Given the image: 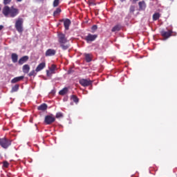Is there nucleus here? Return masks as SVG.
<instances>
[{"label":"nucleus","instance_id":"f257e3e1","mask_svg":"<svg viewBox=\"0 0 177 177\" xmlns=\"http://www.w3.org/2000/svg\"><path fill=\"white\" fill-rule=\"evenodd\" d=\"M3 15H4V16H6V17H16V16H17V15H19V9L17 8H15V7L12 6L11 8H10L8 6H6L3 8Z\"/></svg>","mask_w":177,"mask_h":177},{"label":"nucleus","instance_id":"f03ea898","mask_svg":"<svg viewBox=\"0 0 177 177\" xmlns=\"http://www.w3.org/2000/svg\"><path fill=\"white\" fill-rule=\"evenodd\" d=\"M15 28L18 32L21 34L23 32V19L19 18L15 22Z\"/></svg>","mask_w":177,"mask_h":177},{"label":"nucleus","instance_id":"7ed1b4c3","mask_svg":"<svg viewBox=\"0 0 177 177\" xmlns=\"http://www.w3.org/2000/svg\"><path fill=\"white\" fill-rule=\"evenodd\" d=\"M10 145H12L10 140L7 139L6 138H3L0 140V146H1L3 149H8Z\"/></svg>","mask_w":177,"mask_h":177},{"label":"nucleus","instance_id":"20e7f679","mask_svg":"<svg viewBox=\"0 0 177 177\" xmlns=\"http://www.w3.org/2000/svg\"><path fill=\"white\" fill-rule=\"evenodd\" d=\"M55 116H53V115H46L45 117V122L46 124H47V125H50V124H52L53 122H55Z\"/></svg>","mask_w":177,"mask_h":177},{"label":"nucleus","instance_id":"39448f33","mask_svg":"<svg viewBox=\"0 0 177 177\" xmlns=\"http://www.w3.org/2000/svg\"><path fill=\"white\" fill-rule=\"evenodd\" d=\"M53 74H56V65H52L49 71H46L47 77H52Z\"/></svg>","mask_w":177,"mask_h":177},{"label":"nucleus","instance_id":"423d86ee","mask_svg":"<svg viewBox=\"0 0 177 177\" xmlns=\"http://www.w3.org/2000/svg\"><path fill=\"white\" fill-rule=\"evenodd\" d=\"M79 82L82 86H89V85H92V81L90 80L81 79Z\"/></svg>","mask_w":177,"mask_h":177},{"label":"nucleus","instance_id":"0eeeda50","mask_svg":"<svg viewBox=\"0 0 177 177\" xmlns=\"http://www.w3.org/2000/svg\"><path fill=\"white\" fill-rule=\"evenodd\" d=\"M58 41L59 42V44H66L67 39L66 38V35L63 33H59Z\"/></svg>","mask_w":177,"mask_h":177},{"label":"nucleus","instance_id":"6e6552de","mask_svg":"<svg viewBox=\"0 0 177 177\" xmlns=\"http://www.w3.org/2000/svg\"><path fill=\"white\" fill-rule=\"evenodd\" d=\"M97 38V35H92L88 34L86 37L85 39L87 42H93V41H95Z\"/></svg>","mask_w":177,"mask_h":177},{"label":"nucleus","instance_id":"1a4fd4ad","mask_svg":"<svg viewBox=\"0 0 177 177\" xmlns=\"http://www.w3.org/2000/svg\"><path fill=\"white\" fill-rule=\"evenodd\" d=\"M171 35H172V31L171 30H168V31L162 30L161 32V35L163 37V38H165V39L169 38V37H171Z\"/></svg>","mask_w":177,"mask_h":177},{"label":"nucleus","instance_id":"9d476101","mask_svg":"<svg viewBox=\"0 0 177 177\" xmlns=\"http://www.w3.org/2000/svg\"><path fill=\"white\" fill-rule=\"evenodd\" d=\"M56 55V50L52 48H49L46 51V56H55Z\"/></svg>","mask_w":177,"mask_h":177},{"label":"nucleus","instance_id":"9b49d317","mask_svg":"<svg viewBox=\"0 0 177 177\" xmlns=\"http://www.w3.org/2000/svg\"><path fill=\"white\" fill-rule=\"evenodd\" d=\"M45 67H46V64L45 62H41V64H39L37 67L35 69V71L37 73H39V71H41V70H44V68H45Z\"/></svg>","mask_w":177,"mask_h":177},{"label":"nucleus","instance_id":"f8f14e48","mask_svg":"<svg viewBox=\"0 0 177 177\" xmlns=\"http://www.w3.org/2000/svg\"><path fill=\"white\" fill-rule=\"evenodd\" d=\"M71 24V21L70 19H66L64 21V26L65 28V30H68L70 25Z\"/></svg>","mask_w":177,"mask_h":177},{"label":"nucleus","instance_id":"ddd939ff","mask_svg":"<svg viewBox=\"0 0 177 177\" xmlns=\"http://www.w3.org/2000/svg\"><path fill=\"white\" fill-rule=\"evenodd\" d=\"M21 80H24V76H19V77H15L11 80V82L12 84H16V82H19L21 81Z\"/></svg>","mask_w":177,"mask_h":177},{"label":"nucleus","instance_id":"4468645a","mask_svg":"<svg viewBox=\"0 0 177 177\" xmlns=\"http://www.w3.org/2000/svg\"><path fill=\"white\" fill-rule=\"evenodd\" d=\"M22 70H23V73H24L25 74H28V73L30 72V65L28 64L24 65L22 67Z\"/></svg>","mask_w":177,"mask_h":177},{"label":"nucleus","instance_id":"2eb2a0df","mask_svg":"<svg viewBox=\"0 0 177 177\" xmlns=\"http://www.w3.org/2000/svg\"><path fill=\"white\" fill-rule=\"evenodd\" d=\"M28 60V56H24L19 60V64H24V63H26V62H27Z\"/></svg>","mask_w":177,"mask_h":177},{"label":"nucleus","instance_id":"dca6fc26","mask_svg":"<svg viewBox=\"0 0 177 177\" xmlns=\"http://www.w3.org/2000/svg\"><path fill=\"white\" fill-rule=\"evenodd\" d=\"M11 58L12 60V63H17V60L19 59V55H17V54H16V53H12L11 55Z\"/></svg>","mask_w":177,"mask_h":177},{"label":"nucleus","instance_id":"f3484780","mask_svg":"<svg viewBox=\"0 0 177 177\" xmlns=\"http://www.w3.org/2000/svg\"><path fill=\"white\" fill-rule=\"evenodd\" d=\"M138 5L140 6V9H141V10H145L146 9V3H145V1H140L138 3Z\"/></svg>","mask_w":177,"mask_h":177},{"label":"nucleus","instance_id":"a211bd4d","mask_svg":"<svg viewBox=\"0 0 177 177\" xmlns=\"http://www.w3.org/2000/svg\"><path fill=\"white\" fill-rule=\"evenodd\" d=\"M46 109H48V105H46V104H42L38 106V110H40L41 111H45Z\"/></svg>","mask_w":177,"mask_h":177},{"label":"nucleus","instance_id":"6ab92c4d","mask_svg":"<svg viewBox=\"0 0 177 177\" xmlns=\"http://www.w3.org/2000/svg\"><path fill=\"white\" fill-rule=\"evenodd\" d=\"M86 61L89 63V62H92V55L91 54H85Z\"/></svg>","mask_w":177,"mask_h":177},{"label":"nucleus","instance_id":"aec40b11","mask_svg":"<svg viewBox=\"0 0 177 177\" xmlns=\"http://www.w3.org/2000/svg\"><path fill=\"white\" fill-rule=\"evenodd\" d=\"M67 92H68V88L67 87L64 88L62 90H61L59 93V95H66V93H67Z\"/></svg>","mask_w":177,"mask_h":177},{"label":"nucleus","instance_id":"412c9836","mask_svg":"<svg viewBox=\"0 0 177 177\" xmlns=\"http://www.w3.org/2000/svg\"><path fill=\"white\" fill-rule=\"evenodd\" d=\"M160 19V13L156 12L153 15V20L156 21V20H158Z\"/></svg>","mask_w":177,"mask_h":177},{"label":"nucleus","instance_id":"4be33fe9","mask_svg":"<svg viewBox=\"0 0 177 177\" xmlns=\"http://www.w3.org/2000/svg\"><path fill=\"white\" fill-rule=\"evenodd\" d=\"M60 46L64 50L68 49V45H66L65 44H60Z\"/></svg>","mask_w":177,"mask_h":177},{"label":"nucleus","instance_id":"5701e85b","mask_svg":"<svg viewBox=\"0 0 177 177\" xmlns=\"http://www.w3.org/2000/svg\"><path fill=\"white\" fill-rule=\"evenodd\" d=\"M17 91H19V85L18 84H17L12 87L11 92H17Z\"/></svg>","mask_w":177,"mask_h":177},{"label":"nucleus","instance_id":"b1692460","mask_svg":"<svg viewBox=\"0 0 177 177\" xmlns=\"http://www.w3.org/2000/svg\"><path fill=\"white\" fill-rule=\"evenodd\" d=\"M115 31H120V26H115L112 28L113 32H115Z\"/></svg>","mask_w":177,"mask_h":177},{"label":"nucleus","instance_id":"393cba45","mask_svg":"<svg viewBox=\"0 0 177 177\" xmlns=\"http://www.w3.org/2000/svg\"><path fill=\"white\" fill-rule=\"evenodd\" d=\"M60 12H62V10H60V8H57V10L54 12V16H57Z\"/></svg>","mask_w":177,"mask_h":177},{"label":"nucleus","instance_id":"a878e982","mask_svg":"<svg viewBox=\"0 0 177 177\" xmlns=\"http://www.w3.org/2000/svg\"><path fill=\"white\" fill-rule=\"evenodd\" d=\"M72 100H73L75 103H78V97H77V96L75 95L72 96Z\"/></svg>","mask_w":177,"mask_h":177},{"label":"nucleus","instance_id":"bb28decb","mask_svg":"<svg viewBox=\"0 0 177 177\" xmlns=\"http://www.w3.org/2000/svg\"><path fill=\"white\" fill-rule=\"evenodd\" d=\"M62 117H63V113H57L56 114V118H62Z\"/></svg>","mask_w":177,"mask_h":177},{"label":"nucleus","instance_id":"cd10ccee","mask_svg":"<svg viewBox=\"0 0 177 177\" xmlns=\"http://www.w3.org/2000/svg\"><path fill=\"white\" fill-rule=\"evenodd\" d=\"M59 6V0H55L53 2V6L56 8V6Z\"/></svg>","mask_w":177,"mask_h":177},{"label":"nucleus","instance_id":"c85d7f7f","mask_svg":"<svg viewBox=\"0 0 177 177\" xmlns=\"http://www.w3.org/2000/svg\"><path fill=\"white\" fill-rule=\"evenodd\" d=\"M35 71H32L30 72V73L28 74L29 77H32V75H35Z\"/></svg>","mask_w":177,"mask_h":177},{"label":"nucleus","instance_id":"c756f323","mask_svg":"<svg viewBox=\"0 0 177 177\" xmlns=\"http://www.w3.org/2000/svg\"><path fill=\"white\" fill-rule=\"evenodd\" d=\"M10 2H12V0H3V3L5 5H9Z\"/></svg>","mask_w":177,"mask_h":177},{"label":"nucleus","instance_id":"7c9ffc66","mask_svg":"<svg viewBox=\"0 0 177 177\" xmlns=\"http://www.w3.org/2000/svg\"><path fill=\"white\" fill-rule=\"evenodd\" d=\"M91 30L93 31H96V30H97V26H96V25L93 26L91 28Z\"/></svg>","mask_w":177,"mask_h":177},{"label":"nucleus","instance_id":"2f4dec72","mask_svg":"<svg viewBox=\"0 0 177 177\" xmlns=\"http://www.w3.org/2000/svg\"><path fill=\"white\" fill-rule=\"evenodd\" d=\"M3 167H5L6 168H8L9 167V162H3Z\"/></svg>","mask_w":177,"mask_h":177},{"label":"nucleus","instance_id":"473e14b6","mask_svg":"<svg viewBox=\"0 0 177 177\" xmlns=\"http://www.w3.org/2000/svg\"><path fill=\"white\" fill-rule=\"evenodd\" d=\"M130 12H135V7H134V6H131V7H130Z\"/></svg>","mask_w":177,"mask_h":177},{"label":"nucleus","instance_id":"72a5a7b5","mask_svg":"<svg viewBox=\"0 0 177 177\" xmlns=\"http://www.w3.org/2000/svg\"><path fill=\"white\" fill-rule=\"evenodd\" d=\"M3 28V26L0 25V31H1V30H2Z\"/></svg>","mask_w":177,"mask_h":177},{"label":"nucleus","instance_id":"f704fd0d","mask_svg":"<svg viewBox=\"0 0 177 177\" xmlns=\"http://www.w3.org/2000/svg\"><path fill=\"white\" fill-rule=\"evenodd\" d=\"M23 0H17V2H21Z\"/></svg>","mask_w":177,"mask_h":177},{"label":"nucleus","instance_id":"c9c22d12","mask_svg":"<svg viewBox=\"0 0 177 177\" xmlns=\"http://www.w3.org/2000/svg\"><path fill=\"white\" fill-rule=\"evenodd\" d=\"M30 122H32V119H30Z\"/></svg>","mask_w":177,"mask_h":177},{"label":"nucleus","instance_id":"e433bc0d","mask_svg":"<svg viewBox=\"0 0 177 177\" xmlns=\"http://www.w3.org/2000/svg\"><path fill=\"white\" fill-rule=\"evenodd\" d=\"M121 1V2H124V1H125V0H120Z\"/></svg>","mask_w":177,"mask_h":177},{"label":"nucleus","instance_id":"4c0bfd02","mask_svg":"<svg viewBox=\"0 0 177 177\" xmlns=\"http://www.w3.org/2000/svg\"><path fill=\"white\" fill-rule=\"evenodd\" d=\"M133 1H139V0H133Z\"/></svg>","mask_w":177,"mask_h":177},{"label":"nucleus","instance_id":"58836bf2","mask_svg":"<svg viewBox=\"0 0 177 177\" xmlns=\"http://www.w3.org/2000/svg\"><path fill=\"white\" fill-rule=\"evenodd\" d=\"M0 11H1V8H0Z\"/></svg>","mask_w":177,"mask_h":177},{"label":"nucleus","instance_id":"ea45409f","mask_svg":"<svg viewBox=\"0 0 177 177\" xmlns=\"http://www.w3.org/2000/svg\"><path fill=\"white\" fill-rule=\"evenodd\" d=\"M0 157H1V155H0Z\"/></svg>","mask_w":177,"mask_h":177}]
</instances>
